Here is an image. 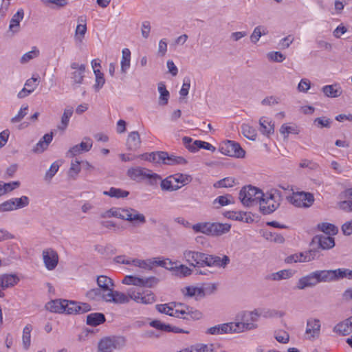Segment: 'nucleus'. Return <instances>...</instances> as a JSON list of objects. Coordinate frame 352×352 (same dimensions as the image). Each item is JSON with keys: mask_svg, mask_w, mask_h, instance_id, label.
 Returning a JSON list of instances; mask_svg holds the SVG:
<instances>
[{"mask_svg": "<svg viewBox=\"0 0 352 352\" xmlns=\"http://www.w3.org/2000/svg\"><path fill=\"white\" fill-rule=\"evenodd\" d=\"M96 281L99 287L98 288L101 289L104 293L111 292L113 289L114 284L113 280L107 276L101 275L98 276Z\"/></svg>", "mask_w": 352, "mask_h": 352, "instance_id": "nucleus-28", "label": "nucleus"}, {"mask_svg": "<svg viewBox=\"0 0 352 352\" xmlns=\"http://www.w3.org/2000/svg\"><path fill=\"white\" fill-rule=\"evenodd\" d=\"M177 276L181 277H185L189 276L192 274V270L189 268L188 266L181 264L179 266L173 265V269H172Z\"/></svg>", "mask_w": 352, "mask_h": 352, "instance_id": "nucleus-50", "label": "nucleus"}, {"mask_svg": "<svg viewBox=\"0 0 352 352\" xmlns=\"http://www.w3.org/2000/svg\"><path fill=\"white\" fill-rule=\"evenodd\" d=\"M39 55V50L36 47H33L32 50L24 54L22 57L21 58V63H26L29 62L30 60L38 56Z\"/></svg>", "mask_w": 352, "mask_h": 352, "instance_id": "nucleus-53", "label": "nucleus"}, {"mask_svg": "<svg viewBox=\"0 0 352 352\" xmlns=\"http://www.w3.org/2000/svg\"><path fill=\"white\" fill-rule=\"evenodd\" d=\"M103 195L117 199L125 198L129 195V192L121 188L111 187L109 190L103 191Z\"/></svg>", "mask_w": 352, "mask_h": 352, "instance_id": "nucleus-38", "label": "nucleus"}, {"mask_svg": "<svg viewBox=\"0 0 352 352\" xmlns=\"http://www.w3.org/2000/svg\"><path fill=\"white\" fill-rule=\"evenodd\" d=\"M64 309L67 314H82L89 311L91 307L88 303L64 300Z\"/></svg>", "mask_w": 352, "mask_h": 352, "instance_id": "nucleus-12", "label": "nucleus"}, {"mask_svg": "<svg viewBox=\"0 0 352 352\" xmlns=\"http://www.w3.org/2000/svg\"><path fill=\"white\" fill-rule=\"evenodd\" d=\"M85 72L86 65L76 61L70 63L68 76L73 87H78L83 83Z\"/></svg>", "mask_w": 352, "mask_h": 352, "instance_id": "nucleus-8", "label": "nucleus"}, {"mask_svg": "<svg viewBox=\"0 0 352 352\" xmlns=\"http://www.w3.org/2000/svg\"><path fill=\"white\" fill-rule=\"evenodd\" d=\"M15 210L23 208L28 206L30 204V199L28 197L23 195L21 197L12 198Z\"/></svg>", "mask_w": 352, "mask_h": 352, "instance_id": "nucleus-52", "label": "nucleus"}, {"mask_svg": "<svg viewBox=\"0 0 352 352\" xmlns=\"http://www.w3.org/2000/svg\"><path fill=\"white\" fill-rule=\"evenodd\" d=\"M184 294L189 297H195L196 298H198L204 296V292L202 288L189 286L185 288Z\"/></svg>", "mask_w": 352, "mask_h": 352, "instance_id": "nucleus-46", "label": "nucleus"}, {"mask_svg": "<svg viewBox=\"0 0 352 352\" xmlns=\"http://www.w3.org/2000/svg\"><path fill=\"white\" fill-rule=\"evenodd\" d=\"M129 293L132 300L138 304L151 305L156 301V296L151 290L131 287Z\"/></svg>", "mask_w": 352, "mask_h": 352, "instance_id": "nucleus-7", "label": "nucleus"}, {"mask_svg": "<svg viewBox=\"0 0 352 352\" xmlns=\"http://www.w3.org/2000/svg\"><path fill=\"white\" fill-rule=\"evenodd\" d=\"M131 300L129 288L126 290V293L114 291L113 289L104 296V301L116 304H126Z\"/></svg>", "mask_w": 352, "mask_h": 352, "instance_id": "nucleus-14", "label": "nucleus"}, {"mask_svg": "<svg viewBox=\"0 0 352 352\" xmlns=\"http://www.w3.org/2000/svg\"><path fill=\"white\" fill-rule=\"evenodd\" d=\"M131 262L132 266L137 267L141 270H151L153 269L152 258L146 260L133 258Z\"/></svg>", "mask_w": 352, "mask_h": 352, "instance_id": "nucleus-40", "label": "nucleus"}, {"mask_svg": "<svg viewBox=\"0 0 352 352\" xmlns=\"http://www.w3.org/2000/svg\"><path fill=\"white\" fill-rule=\"evenodd\" d=\"M294 273L291 270H282L277 272L270 274L269 278L273 280H280L288 279L293 276Z\"/></svg>", "mask_w": 352, "mask_h": 352, "instance_id": "nucleus-44", "label": "nucleus"}, {"mask_svg": "<svg viewBox=\"0 0 352 352\" xmlns=\"http://www.w3.org/2000/svg\"><path fill=\"white\" fill-rule=\"evenodd\" d=\"M316 271L320 283H331L342 279L341 268Z\"/></svg>", "mask_w": 352, "mask_h": 352, "instance_id": "nucleus-17", "label": "nucleus"}, {"mask_svg": "<svg viewBox=\"0 0 352 352\" xmlns=\"http://www.w3.org/2000/svg\"><path fill=\"white\" fill-rule=\"evenodd\" d=\"M259 130L263 135L269 137L274 133V124L272 119L263 116L259 120Z\"/></svg>", "mask_w": 352, "mask_h": 352, "instance_id": "nucleus-22", "label": "nucleus"}, {"mask_svg": "<svg viewBox=\"0 0 352 352\" xmlns=\"http://www.w3.org/2000/svg\"><path fill=\"white\" fill-rule=\"evenodd\" d=\"M153 267L156 266H160L166 268L168 270L172 271L173 265H175V262H173L169 258H162L161 257H155L152 258Z\"/></svg>", "mask_w": 352, "mask_h": 352, "instance_id": "nucleus-39", "label": "nucleus"}, {"mask_svg": "<svg viewBox=\"0 0 352 352\" xmlns=\"http://www.w3.org/2000/svg\"><path fill=\"white\" fill-rule=\"evenodd\" d=\"M263 197V191L252 186L242 188L239 192V199L241 203L248 207L258 204Z\"/></svg>", "mask_w": 352, "mask_h": 352, "instance_id": "nucleus-5", "label": "nucleus"}, {"mask_svg": "<svg viewBox=\"0 0 352 352\" xmlns=\"http://www.w3.org/2000/svg\"><path fill=\"white\" fill-rule=\"evenodd\" d=\"M157 90L160 93L159 104L161 106L166 105L170 98V93L166 89V85L163 82L158 83Z\"/></svg>", "mask_w": 352, "mask_h": 352, "instance_id": "nucleus-32", "label": "nucleus"}, {"mask_svg": "<svg viewBox=\"0 0 352 352\" xmlns=\"http://www.w3.org/2000/svg\"><path fill=\"white\" fill-rule=\"evenodd\" d=\"M299 132L298 129L296 126H289L287 124H283L280 129V133L285 137L287 138L291 133L298 134Z\"/></svg>", "mask_w": 352, "mask_h": 352, "instance_id": "nucleus-54", "label": "nucleus"}, {"mask_svg": "<svg viewBox=\"0 0 352 352\" xmlns=\"http://www.w3.org/2000/svg\"><path fill=\"white\" fill-rule=\"evenodd\" d=\"M333 330L342 336L349 335L352 333V316L338 324Z\"/></svg>", "mask_w": 352, "mask_h": 352, "instance_id": "nucleus-26", "label": "nucleus"}, {"mask_svg": "<svg viewBox=\"0 0 352 352\" xmlns=\"http://www.w3.org/2000/svg\"><path fill=\"white\" fill-rule=\"evenodd\" d=\"M234 184V179L232 177L223 178L214 184V188H229L232 187Z\"/></svg>", "mask_w": 352, "mask_h": 352, "instance_id": "nucleus-57", "label": "nucleus"}, {"mask_svg": "<svg viewBox=\"0 0 352 352\" xmlns=\"http://www.w3.org/2000/svg\"><path fill=\"white\" fill-rule=\"evenodd\" d=\"M230 262V258L224 255L220 257L216 255L208 254L204 253L203 260V267L225 268Z\"/></svg>", "mask_w": 352, "mask_h": 352, "instance_id": "nucleus-13", "label": "nucleus"}, {"mask_svg": "<svg viewBox=\"0 0 352 352\" xmlns=\"http://www.w3.org/2000/svg\"><path fill=\"white\" fill-rule=\"evenodd\" d=\"M204 253L186 250L183 252V259L190 266L203 267Z\"/></svg>", "mask_w": 352, "mask_h": 352, "instance_id": "nucleus-16", "label": "nucleus"}, {"mask_svg": "<svg viewBox=\"0 0 352 352\" xmlns=\"http://www.w3.org/2000/svg\"><path fill=\"white\" fill-rule=\"evenodd\" d=\"M172 179H174L175 183H180L181 186L188 184L192 179L190 175L183 174L172 175Z\"/></svg>", "mask_w": 352, "mask_h": 352, "instance_id": "nucleus-61", "label": "nucleus"}, {"mask_svg": "<svg viewBox=\"0 0 352 352\" xmlns=\"http://www.w3.org/2000/svg\"><path fill=\"white\" fill-rule=\"evenodd\" d=\"M87 32V25L85 23H79L76 28L75 32V37L76 39L78 40L79 41H81L82 38L84 37V35Z\"/></svg>", "mask_w": 352, "mask_h": 352, "instance_id": "nucleus-62", "label": "nucleus"}, {"mask_svg": "<svg viewBox=\"0 0 352 352\" xmlns=\"http://www.w3.org/2000/svg\"><path fill=\"white\" fill-rule=\"evenodd\" d=\"M267 56L270 60L276 63H282L285 59V56L280 52H269Z\"/></svg>", "mask_w": 352, "mask_h": 352, "instance_id": "nucleus-63", "label": "nucleus"}, {"mask_svg": "<svg viewBox=\"0 0 352 352\" xmlns=\"http://www.w3.org/2000/svg\"><path fill=\"white\" fill-rule=\"evenodd\" d=\"M231 228L229 223H211L210 236H221L228 233Z\"/></svg>", "mask_w": 352, "mask_h": 352, "instance_id": "nucleus-25", "label": "nucleus"}, {"mask_svg": "<svg viewBox=\"0 0 352 352\" xmlns=\"http://www.w3.org/2000/svg\"><path fill=\"white\" fill-rule=\"evenodd\" d=\"M234 329L232 322H228L215 325L207 329L206 333L210 335H219L224 333H233Z\"/></svg>", "mask_w": 352, "mask_h": 352, "instance_id": "nucleus-21", "label": "nucleus"}, {"mask_svg": "<svg viewBox=\"0 0 352 352\" xmlns=\"http://www.w3.org/2000/svg\"><path fill=\"white\" fill-rule=\"evenodd\" d=\"M73 113L74 110L73 108L71 107H68L64 109L63 113L61 117L60 123L58 126V129L59 130L64 131L67 129L69 122V120L73 115Z\"/></svg>", "mask_w": 352, "mask_h": 352, "instance_id": "nucleus-33", "label": "nucleus"}, {"mask_svg": "<svg viewBox=\"0 0 352 352\" xmlns=\"http://www.w3.org/2000/svg\"><path fill=\"white\" fill-rule=\"evenodd\" d=\"M231 197L230 195L219 196L213 201V204L216 205L218 204L219 206H217V208L229 205L232 203L230 199Z\"/></svg>", "mask_w": 352, "mask_h": 352, "instance_id": "nucleus-59", "label": "nucleus"}, {"mask_svg": "<svg viewBox=\"0 0 352 352\" xmlns=\"http://www.w3.org/2000/svg\"><path fill=\"white\" fill-rule=\"evenodd\" d=\"M318 229L326 234H336L338 230L333 224L329 223H322L318 225Z\"/></svg>", "mask_w": 352, "mask_h": 352, "instance_id": "nucleus-48", "label": "nucleus"}, {"mask_svg": "<svg viewBox=\"0 0 352 352\" xmlns=\"http://www.w3.org/2000/svg\"><path fill=\"white\" fill-rule=\"evenodd\" d=\"M42 258L45 267L49 271L54 270L58 265L59 257L57 252L52 248L43 250Z\"/></svg>", "mask_w": 352, "mask_h": 352, "instance_id": "nucleus-15", "label": "nucleus"}, {"mask_svg": "<svg viewBox=\"0 0 352 352\" xmlns=\"http://www.w3.org/2000/svg\"><path fill=\"white\" fill-rule=\"evenodd\" d=\"M126 146L131 151H135L140 147L141 139L138 131H132L128 135Z\"/></svg>", "mask_w": 352, "mask_h": 352, "instance_id": "nucleus-23", "label": "nucleus"}, {"mask_svg": "<svg viewBox=\"0 0 352 352\" xmlns=\"http://www.w3.org/2000/svg\"><path fill=\"white\" fill-rule=\"evenodd\" d=\"M221 152L228 156L235 157H243L245 152L240 144L232 140H227L221 145Z\"/></svg>", "mask_w": 352, "mask_h": 352, "instance_id": "nucleus-11", "label": "nucleus"}, {"mask_svg": "<svg viewBox=\"0 0 352 352\" xmlns=\"http://www.w3.org/2000/svg\"><path fill=\"white\" fill-rule=\"evenodd\" d=\"M126 174L132 180L142 181L148 179L151 185L156 184L161 179L159 175L152 173L151 170L148 169L140 166L129 168Z\"/></svg>", "mask_w": 352, "mask_h": 352, "instance_id": "nucleus-6", "label": "nucleus"}, {"mask_svg": "<svg viewBox=\"0 0 352 352\" xmlns=\"http://www.w3.org/2000/svg\"><path fill=\"white\" fill-rule=\"evenodd\" d=\"M46 309L50 312L63 314L64 309V300L56 299L48 302L45 305Z\"/></svg>", "mask_w": 352, "mask_h": 352, "instance_id": "nucleus-31", "label": "nucleus"}, {"mask_svg": "<svg viewBox=\"0 0 352 352\" xmlns=\"http://www.w3.org/2000/svg\"><path fill=\"white\" fill-rule=\"evenodd\" d=\"M95 75V84L94 87L96 91H99L104 85L105 79L104 74L100 70L97 69L94 72Z\"/></svg>", "mask_w": 352, "mask_h": 352, "instance_id": "nucleus-51", "label": "nucleus"}, {"mask_svg": "<svg viewBox=\"0 0 352 352\" xmlns=\"http://www.w3.org/2000/svg\"><path fill=\"white\" fill-rule=\"evenodd\" d=\"M24 17V11L23 9H19L12 16L9 25V30L12 32H17L19 29L20 22Z\"/></svg>", "mask_w": 352, "mask_h": 352, "instance_id": "nucleus-29", "label": "nucleus"}, {"mask_svg": "<svg viewBox=\"0 0 352 352\" xmlns=\"http://www.w3.org/2000/svg\"><path fill=\"white\" fill-rule=\"evenodd\" d=\"M318 283H320V281L316 271H314L300 278L296 283V288L303 290L308 287H314Z\"/></svg>", "mask_w": 352, "mask_h": 352, "instance_id": "nucleus-18", "label": "nucleus"}, {"mask_svg": "<svg viewBox=\"0 0 352 352\" xmlns=\"http://www.w3.org/2000/svg\"><path fill=\"white\" fill-rule=\"evenodd\" d=\"M261 316V313H259L257 309L243 312L241 316V322H232L234 333L256 329L258 327L256 322Z\"/></svg>", "mask_w": 352, "mask_h": 352, "instance_id": "nucleus-4", "label": "nucleus"}, {"mask_svg": "<svg viewBox=\"0 0 352 352\" xmlns=\"http://www.w3.org/2000/svg\"><path fill=\"white\" fill-rule=\"evenodd\" d=\"M282 201L281 193L277 190H271L266 193L259 201L260 211L263 214H270L274 212L280 205Z\"/></svg>", "mask_w": 352, "mask_h": 352, "instance_id": "nucleus-3", "label": "nucleus"}, {"mask_svg": "<svg viewBox=\"0 0 352 352\" xmlns=\"http://www.w3.org/2000/svg\"><path fill=\"white\" fill-rule=\"evenodd\" d=\"M155 307L162 314L187 320H199L203 316L199 310L182 303L160 304L157 305Z\"/></svg>", "mask_w": 352, "mask_h": 352, "instance_id": "nucleus-1", "label": "nucleus"}, {"mask_svg": "<svg viewBox=\"0 0 352 352\" xmlns=\"http://www.w3.org/2000/svg\"><path fill=\"white\" fill-rule=\"evenodd\" d=\"M80 171V162L76 159L71 163V167L69 170V175L71 177L75 178Z\"/></svg>", "mask_w": 352, "mask_h": 352, "instance_id": "nucleus-60", "label": "nucleus"}, {"mask_svg": "<svg viewBox=\"0 0 352 352\" xmlns=\"http://www.w3.org/2000/svg\"><path fill=\"white\" fill-rule=\"evenodd\" d=\"M19 280V276L14 274H0V298L5 296L3 290L15 286Z\"/></svg>", "mask_w": 352, "mask_h": 352, "instance_id": "nucleus-19", "label": "nucleus"}, {"mask_svg": "<svg viewBox=\"0 0 352 352\" xmlns=\"http://www.w3.org/2000/svg\"><path fill=\"white\" fill-rule=\"evenodd\" d=\"M287 199L292 205L298 208H309L314 201L313 195L305 192H294Z\"/></svg>", "mask_w": 352, "mask_h": 352, "instance_id": "nucleus-10", "label": "nucleus"}, {"mask_svg": "<svg viewBox=\"0 0 352 352\" xmlns=\"http://www.w3.org/2000/svg\"><path fill=\"white\" fill-rule=\"evenodd\" d=\"M105 321V316L102 313H92L87 316V324L89 326L96 327Z\"/></svg>", "mask_w": 352, "mask_h": 352, "instance_id": "nucleus-35", "label": "nucleus"}, {"mask_svg": "<svg viewBox=\"0 0 352 352\" xmlns=\"http://www.w3.org/2000/svg\"><path fill=\"white\" fill-rule=\"evenodd\" d=\"M182 141L184 145L189 151L195 153L199 150L198 145L195 144V140L193 142L191 138L185 136L182 138Z\"/></svg>", "mask_w": 352, "mask_h": 352, "instance_id": "nucleus-55", "label": "nucleus"}, {"mask_svg": "<svg viewBox=\"0 0 352 352\" xmlns=\"http://www.w3.org/2000/svg\"><path fill=\"white\" fill-rule=\"evenodd\" d=\"M210 222H201L192 226V229L196 233H202L206 235L210 236Z\"/></svg>", "mask_w": 352, "mask_h": 352, "instance_id": "nucleus-43", "label": "nucleus"}, {"mask_svg": "<svg viewBox=\"0 0 352 352\" xmlns=\"http://www.w3.org/2000/svg\"><path fill=\"white\" fill-rule=\"evenodd\" d=\"M160 186L162 190L166 191H175L181 188V186L175 184L172 175L162 180Z\"/></svg>", "mask_w": 352, "mask_h": 352, "instance_id": "nucleus-41", "label": "nucleus"}, {"mask_svg": "<svg viewBox=\"0 0 352 352\" xmlns=\"http://www.w3.org/2000/svg\"><path fill=\"white\" fill-rule=\"evenodd\" d=\"M319 247L322 250H329L335 246L334 239L331 236L320 235L318 236Z\"/></svg>", "mask_w": 352, "mask_h": 352, "instance_id": "nucleus-34", "label": "nucleus"}, {"mask_svg": "<svg viewBox=\"0 0 352 352\" xmlns=\"http://www.w3.org/2000/svg\"><path fill=\"white\" fill-rule=\"evenodd\" d=\"M268 33L267 28L262 25L256 27L250 36V40L252 43H256L262 35H266Z\"/></svg>", "mask_w": 352, "mask_h": 352, "instance_id": "nucleus-45", "label": "nucleus"}, {"mask_svg": "<svg viewBox=\"0 0 352 352\" xmlns=\"http://www.w3.org/2000/svg\"><path fill=\"white\" fill-rule=\"evenodd\" d=\"M139 157L146 161L168 166L185 165L188 163L187 160L184 157L169 154L165 151L144 153Z\"/></svg>", "mask_w": 352, "mask_h": 352, "instance_id": "nucleus-2", "label": "nucleus"}, {"mask_svg": "<svg viewBox=\"0 0 352 352\" xmlns=\"http://www.w3.org/2000/svg\"><path fill=\"white\" fill-rule=\"evenodd\" d=\"M144 277H138L135 276H126L122 283L126 285H133L138 287V288L144 287Z\"/></svg>", "mask_w": 352, "mask_h": 352, "instance_id": "nucleus-37", "label": "nucleus"}, {"mask_svg": "<svg viewBox=\"0 0 352 352\" xmlns=\"http://www.w3.org/2000/svg\"><path fill=\"white\" fill-rule=\"evenodd\" d=\"M322 91L328 98H338L342 94V89L339 83L324 85L322 87Z\"/></svg>", "mask_w": 352, "mask_h": 352, "instance_id": "nucleus-24", "label": "nucleus"}, {"mask_svg": "<svg viewBox=\"0 0 352 352\" xmlns=\"http://www.w3.org/2000/svg\"><path fill=\"white\" fill-rule=\"evenodd\" d=\"M126 216V221H127L140 224L146 223L145 216L133 208H129V212Z\"/></svg>", "mask_w": 352, "mask_h": 352, "instance_id": "nucleus-27", "label": "nucleus"}, {"mask_svg": "<svg viewBox=\"0 0 352 352\" xmlns=\"http://www.w3.org/2000/svg\"><path fill=\"white\" fill-rule=\"evenodd\" d=\"M125 345L123 337H106L100 340L98 345V352H113Z\"/></svg>", "mask_w": 352, "mask_h": 352, "instance_id": "nucleus-9", "label": "nucleus"}, {"mask_svg": "<svg viewBox=\"0 0 352 352\" xmlns=\"http://www.w3.org/2000/svg\"><path fill=\"white\" fill-rule=\"evenodd\" d=\"M131 51L128 48H124L122 51V58L120 61V71L126 74L131 66Z\"/></svg>", "mask_w": 352, "mask_h": 352, "instance_id": "nucleus-30", "label": "nucleus"}, {"mask_svg": "<svg viewBox=\"0 0 352 352\" xmlns=\"http://www.w3.org/2000/svg\"><path fill=\"white\" fill-rule=\"evenodd\" d=\"M28 105H23L20 110L19 111L18 113L11 119L12 123H17L21 122L23 118L28 114Z\"/></svg>", "mask_w": 352, "mask_h": 352, "instance_id": "nucleus-58", "label": "nucleus"}, {"mask_svg": "<svg viewBox=\"0 0 352 352\" xmlns=\"http://www.w3.org/2000/svg\"><path fill=\"white\" fill-rule=\"evenodd\" d=\"M285 262L287 264L296 263H307L305 252L295 253L287 256Z\"/></svg>", "mask_w": 352, "mask_h": 352, "instance_id": "nucleus-42", "label": "nucleus"}, {"mask_svg": "<svg viewBox=\"0 0 352 352\" xmlns=\"http://www.w3.org/2000/svg\"><path fill=\"white\" fill-rule=\"evenodd\" d=\"M107 294V293H104L101 289L99 288H94L89 290L86 293V296L89 300H104V296Z\"/></svg>", "mask_w": 352, "mask_h": 352, "instance_id": "nucleus-47", "label": "nucleus"}, {"mask_svg": "<svg viewBox=\"0 0 352 352\" xmlns=\"http://www.w3.org/2000/svg\"><path fill=\"white\" fill-rule=\"evenodd\" d=\"M321 323L319 319L309 318L307 321L305 335L308 340H314L320 334Z\"/></svg>", "mask_w": 352, "mask_h": 352, "instance_id": "nucleus-20", "label": "nucleus"}, {"mask_svg": "<svg viewBox=\"0 0 352 352\" xmlns=\"http://www.w3.org/2000/svg\"><path fill=\"white\" fill-rule=\"evenodd\" d=\"M33 329L32 325L28 324L23 329L22 344L25 350L30 349L31 345V332Z\"/></svg>", "mask_w": 352, "mask_h": 352, "instance_id": "nucleus-36", "label": "nucleus"}, {"mask_svg": "<svg viewBox=\"0 0 352 352\" xmlns=\"http://www.w3.org/2000/svg\"><path fill=\"white\" fill-rule=\"evenodd\" d=\"M60 167V164L58 162H54L52 164L49 170L46 172L45 175V180L50 182L52 179V177L56 174Z\"/></svg>", "mask_w": 352, "mask_h": 352, "instance_id": "nucleus-56", "label": "nucleus"}, {"mask_svg": "<svg viewBox=\"0 0 352 352\" xmlns=\"http://www.w3.org/2000/svg\"><path fill=\"white\" fill-rule=\"evenodd\" d=\"M241 131L245 137L251 140H255L256 138V131L255 129L248 124L241 125Z\"/></svg>", "mask_w": 352, "mask_h": 352, "instance_id": "nucleus-49", "label": "nucleus"}, {"mask_svg": "<svg viewBox=\"0 0 352 352\" xmlns=\"http://www.w3.org/2000/svg\"><path fill=\"white\" fill-rule=\"evenodd\" d=\"M195 352H213L212 344H197L194 345Z\"/></svg>", "mask_w": 352, "mask_h": 352, "instance_id": "nucleus-64", "label": "nucleus"}]
</instances>
